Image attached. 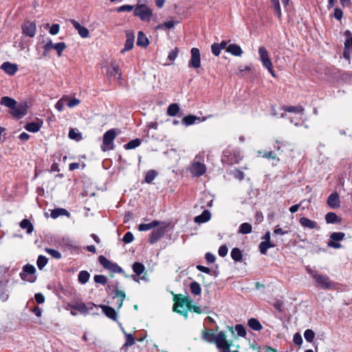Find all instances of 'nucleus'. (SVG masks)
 Returning <instances> with one entry per match:
<instances>
[{
  "label": "nucleus",
  "mask_w": 352,
  "mask_h": 352,
  "mask_svg": "<svg viewBox=\"0 0 352 352\" xmlns=\"http://www.w3.org/2000/svg\"><path fill=\"white\" fill-rule=\"evenodd\" d=\"M201 338L207 342L214 343L216 335L205 329L201 332Z\"/></svg>",
  "instance_id": "30"
},
{
  "label": "nucleus",
  "mask_w": 352,
  "mask_h": 352,
  "mask_svg": "<svg viewBox=\"0 0 352 352\" xmlns=\"http://www.w3.org/2000/svg\"><path fill=\"white\" fill-rule=\"evenodd\" d=\"M28 105L26 102H23L19 104L16 103L14 107L9 111V113L14 118L19 120L23 118L28 113Z\"/></svg>",
  "instance_id": "10"
},
{
  "label": "nucleus",
  "mask_w": 352,
  "mask_h": 352,
  "mask_svg": "<svg viewBox=\"0 0 352 352\" xmlns=\"http://www.w3.org/2000/svg\"><path fill=\"white\" fill-rule=\"evenodd\" d=\"M69 138L76 141H79L82 139V134L76 129H70L69 132Z\"/></svg>",
  "instance_id": "47"
},
{
  "label": "nucleus",
  "mask_w": 352,
  "mask_h": 352,
  "mask_svg": "<svg viewBox=\"0 0 352 352\" xmlns=\"http://www.w3.org/2000/svg\"><path fill=\"white\" fill-rule=\"evenodd\" d=\"M54 44L53 43L52 40L49 38H47L46 43L43 46V56H47L49 54V52L51 51V50H54Z\"/></svg>",
  "instance_id": "36"
},
{
  "label": "nucleus",
  "mask_w": 352,
  "mask_h": 352,
  "mask_svg": "<svg viewBox=\"0 0 352 352\" xmlns=\"http://www.w3.org/2000/svg\"><path fill=\"white\" fill-rule=\"evenodd\" d=\"M97 309L98 306L91 302L85 303L81 301H76L72 303H69L66 306L67 310L74 309L78 311L79 313L85 315Z\"/></svg>",
  "instance_id": "2"
},
{
  "label": "nucleus",
  "mask_w": 352,
  "mask_h": 352,
  "mask_svg": "<svg viewBox=\"0 0 352 352\" xmlns=\"http://www.w3.org/2000/svg\"><path fill=\"white\" fill-rule=\"evenodd\" d=\"M100 307L103 311V313L110 319L113 320H117V313L116 312L115 309H113L111 307L106 306V305H99L98 306V308Z\"/></svg>",
  "instance_id": "24"
},
{
  "label": "nucleus",
  "mask_w": 352,
  "mask_h": 352,
  "mask_svg": "<svg viewBox=\"0 0 352 352\" xmlns=\"http://www.w3.org/2000/svg\"><path fill=\"white\" fill-rule=\"evenodd\" d=\"M299 223L301 225V226H302L305 228L316 230H320V227L316 221L307 217H300L299 219Z\"/></svg>",
  "instance_id": "17"
},
{
  "label": "nucleus",
  "mask_w": 352,
  "mask_h": 352,
  "mask_svg": "<svg viewBox=\"0 0 352 352\" xmlns=\"http://www.w3.org/2000/svg\"><path fill=\"white\" fill-rule=\"evenodd\" d=\"M274 244H272L270 241H262L259 245V250L261 254H265L267 250L270 248H274Z\"/></svg>",
  "instance_id": "38"
},
{
  "label": "nucleus",
  "mask_w": 352,
  "mask_h": 352,
  "mask_svg": "<svg viewBox=\"0 0 352 352\" xmlns=\"http://www.w3.org/2000/svg\"><path fill=\"white\" fill-rule=\"evenodd\" d=\"M133 239V235L131 232H127L123 236V241L126 243L132 242Z\"/></svg>",
  "instance_id": "61"
},
{
  "label": "nucleus",
  "mask_w": 352,
  "mask_h": 352,
  "mask_svg": "<svg viewBox=\"0 0 352 352\" xmlns=\"http://www.w3.org/2000/svg\"><path fill=\"white\" fill-rule=\"evenodd\" d=\"M133 270L138 276H140L144 272L145 267L141 263L135 262L133 265Z\"/></svg>",
  "instance_id": "44"
},
{
  "label": "nucleus",
  "mask_w": 352,
  "mask_h": 352,
  "mask_svg": "<svg viewBox=\"0 0 352 352\" xmlns=\"http://www.w3.org/2000/svg\"><path fill=\"white\" fill-rule=\"evenodd\" d=\"M100 263L106 269L113 272L120 273L122 272V269L117 264L112 263L108 260L104 256H100L98 258Z\"/></svg>",
  "instance_id": "14"
},
{
  "label": "nucleus",
  "mask_w": 352,
  "mask_h": 352,
  "mask_svg": "<svg viewBox=\"0 0 352 352\" xmlns=\"http://www.w3.org/2000/svg\"><path fill=\"white\" fill-rule=\"evenodd\" d=\"M164 233V230L162 228L154 230L150 235L149 242L151 243H155L163 236Z\"/></svg>",
  "instance_id": "25"
},
{
  "label": "nucleus",
  "mask_w": 352,
  "mask_h": 352,
  "mask_svg": "<svg viewBox=\"0 0 352 352\" xmlns=\"http://www.w3.org/2000/svg\"><path fill=\"white\" fill-rule=\"evenodd\" d=\"M133 14L138 16L142 21L149 22L153 12L146 4H137L134 8Z\"/></svg>",
  "instance_id": "4"
},
{
  "label": "nucleus",
  "mask_w": 352,
  "mask_h": 352,
  "mask_svg": "<svg viewBox=\"0 0 352 352\" xmlns=\"http://www.w3.org/2000/svg\"><path fill=\"white\" fill-rule=\"evenodd\" d=\"M66 47V44L64 42H60L54 44V50H56L58 57L62 56V53L65 50Z\"/></svg>",
  "instance_id": "45"
},
{
  "label": "nucleus",
  "mask_w": 352,
  "mask_h": 352,
  "mask_svg": "<svg viewBox=\"0 0 352 352\" xmlns=\"http://www.w3.org/2000/svg\"><path fill=\"white\" fill-rule=\"evenodd\" d=\"M80 103V100L78 98H73V99L70 100L68 98V100H67V106L69 108H73V107L78 105Z\"/></svg>",
  "instance_id": "59"
},
{
  "label": "nucleus",
  "mask_w": 352,
  "mask_h": 352,
  "mask_svg": "<svg viewBox=\"0 0 352 352\" xmlns=\"http://www.w3.org/2000/svg\"><path fill=\"white\" fill-rule=\"evenodd\" d=\"M190 292L192 294L197 296L200 295L201 289L200 285L197 282H192L190 285Z\"/></svg>",
  "instance_id": "42"
},
{
  "label": "nucleus",
  "mask_w": 352,
  "mask_h": 352,
  "mask_svg": "<svg viewBox=\"0 0 352 352\" xmlns=\"http://www.w3.org/2000/svg\"><path fill=\"white\" fill-rule=\"evenodd\" d=\"M235 331H236L238 336H239L241 337H245L246 335L245 329L241 324H236L235 326Z\"/></svg>",
  "instance_id": "56"
},
{
  "label": "nucleus",
  "mask_w": 352,
  "mask_h": 352,
  "mask_svg": "<svg viewBox=\"0 0 352 352\" xmlns=\"http://www.w3.org/2000/svg\"><path fill=\"white\" fill-rule=\"evenodd\" d=\"M157 176V172L154 170H148L146 173V176H145V182L148 183V184H151L153 180L155 178V177Z\"/></svg>",
  "instance_id": "49"
},
{
  "label": "nucleus",
  "mask_w": 352,
  "mask_h": 352,
  "mask_svg": "<svg viewBox=\"0 0 352 352\" xmlns=\"http://www.w3.org/2000/svg\"><path fill=\"white\" fill-rule=\"evenodd\" d=\"M9 267L0 266V300L3 302L8 299L9 294L6 289L10 280Z\"/></svg>",
  "instance_id": "1"
},
{
  "label": "nucleus",
  "mask_w": 352,
  "mask_h": 352,
  "mask_svg": "<svg viewBox=\"0 0 352 352\" xmlns=\"http://www.w3.org/2000/svg\"><path fill=\"white\" fill-rule=\"evenodd\" d=\"M47 261L48 260L45 256L43 255L38 256L36 261V265L38 269L42 270L47 265Z\"/></svg>",
  "instance_id": "51"
},
{
  "label": "nucleus",
  "mask_w": 352,
  "mask_h": 352,
  "mask_svg": "<svg viewBox=\"0 0 352 352\" xmlns=\"http://www.w3.org/2000/svg\"><path fill=\"white\" fill-rule=\"evenodd\" d=\"M283 110L285 111H287L289 113H294L296 114V119L297 120H301L303 112H304V108L302 106H290V107H284Z\"/></svg>",
  "instance_id": "21"
},
{
  "label": "nucleus",
  "mask_w": 352,
  "mask_h": 352,
  "mask_svg": "<svg viewBox=\"0 0 352 352\" xmlns=\"http://www.w3.org/2000/svg\"><path fill=\"white\" fill-rule=\"evenodd\" d=\"M210 217V212L205 210L200 215L195 217V221L197 223H203L209 221Z\"/></svg>",
  "instance_id": "31"
},
{
  "label": "nucleus",
  "mask_w": 352,
  "mask_h": 352,
  "mask_svg": "<svg viewBox=\"0 0 352 352\" xmlns=\"http://www.w3.org/2000/svg\"><path fill=\"white\" fill-rule=\"evenodd\" d=\"M188 67L194 69H198L201 67L200 51L197 47H192L190 50V59L188 62Z\"/></svg>",
  "instance_id": "11"
},
{
  "label": "nucleus",
  "mask_w": 352,
  "mask_h": 352,
  "mask_svg": "<svg viewBox=\"0 0 352 352\" xmlns=\"http://www.w3.org/2000/svg\"><path fill=\"white\" fill-rule=\"evenodd\" d=\"M69 212L64 208H56L51 211V217L52 219H56L60 216L69 217Z\"/></svg>",
  "instance_id": "32"
},
{
  "label": "nucleus",
  "mask_w": 352,
  "mask_h": 352,
  "mask_svg": "<svg viewBox=\"0 0 352 352\" xmlns=\"http://www.w3.org/2000/svg\"><path fill=\"white\" fill-rule=\"evenodd\" d=\"M327 203L331 208H338L340 207V201L339 195L337 192L331 193L327 198Z\"/></svg>",
  "instance_id": "22"
},
{
  "label": "nucleus",
  "mask_w": 352,
  "mask_h": 352,
  "mask_svg": "<svg viewBox=\"0 0 352 352\" xmlns=\"http://www.w3.org/2000/svg\"><path fill=\"white\" fill-rule=\"evenodd\" d=\"M67 100H68V96H63L57 101V102L55 104V108L58 111H63L65 108V106L67 105Z\"/></svg>",
  "instance_id": "40"
},
{
  "label": "nucleus",
  "mask_w": 352,
  "mask_h": 352,
  "mask_svg": "<svg viewBox=\"0 0 352 352\" xmlns=\"http://www.w3.org/2000/svg\"><path fill=\"white\" fill-rule=\"evenodd\" d=\"M258 57L263 66L268 70V72L273 77H276V74L273 68V64L270 58L269 52L264 46L259 47Z\"/></svg>",
  "instance_id": "3"
},
{
  "label": "nucleus",
  "mask_w": 352,
  "mask_h": 352,
  "mask_svg": "<svg viewBox=\"0 0 352 352\" xmlns=\"http://www.w3.org/2000/svg\"><path fill=\"white\" fill-rule=\"evenodd\" d=\"M248 325L251 329L255 331H259L262 328V326L259 321L255 318L250 319L248 321Z\"/></svg>",
  "instance_id": "46"
},
{
  "label": "nucleus",
  "mask_w": 352,
  "mask_h": 352,
  "mask_svg": "<svg viewBox=\"0 0 352 352\" xmlns=\"http://www.w3.org/2000/svg\"><path fill=\"white\" fill-rule=\"evenodd\" d=\"M36 268L34 265L30 264L25 265L22 271L20 273V278L26 282L34 283L36 280V276L35 275Z\"/></svg>",
  "instance_id": "7"
},
{
  "label": "nucleus",
  "mask_w": 352,
  "mask_h": 352,
  "mask_svg": "<svg viewBox=\"0 0 352 352\" xmlns=\"http://www.w3.org/2000/svg\"><path fill=\"white\" fill-rule=\"evenodd\" d=\"M45 252L50 254L54 258L59 259L61 258V254L58 250L50 248H46Z\"/></svg>",
  "instance_id": "55"
},
{
  "label": "nucleus",
  "mask_w": 352,
  "mask_h": 352,
  "mask_svg": "<svg viewBox=\"0 0 352 352\" xmlns=\"http://www.w3.org/2000/svg\"><path fill=\"white\" fill-rule=\"evenodd\" d=\"M178 52H179L178 48L175 47V49H173V50H171L169 52L168 56V59L170 62H173L177 57Z\"/></svg>",
  "instance_id": "58"
},
{
  "label": "nucleus",
  "mask_w": 352,
  "mask_h": 352,
  "mask_svg": "<svg viewBox=\"0 0 352 352\" xmlns=\"http://www.w3.org/2000/svg\"><path fill=\"white\" fill-rule=\"evenodd\" d=\"M124 298L125 293L123 291L119 290L116 288L114 291L113 300L115 301L113 304L118 307V309L121 308Z\"/></svg>",
  "instance_id": "20"
},
{
  "label": "nucleus",
  "mask_w": 352,
  "mask_h": 352,
  "mask_svg": "<svg viewBox=\"0 0 352 352\" xmlns=\"http://www.w3.org/2000/svg\"><path fill=\"white\" fill-rule=\"evenodd\" d=\"M242 159L241 153L239 151L226 149L223 154L221 161L228 164H238Z\"/></svg>",
  "instance_id": "6"
},
{
  "label": "nucleus",
  "mask_w": 352,
  "mask_h": 352,
  "mask_svg": "<svg viewBox=\"0 0 352 352\" xmlns=\"http://www.w3.org/2000/svg\"><path fill=\"white\" fill-rule=\"evenodd\" d=\"M189 302H191V300L188 297L178 299L174 305L173 310L186 318L188 316Z\"/></svg>",
  "instance_id": "8"
},
{
  "label": "nucleus",
  "mask_w": 352,
  "mask_h": 352,
  "mask_svg": "<svg viewBox=\"0 0 352 352\" xmlns=\"http://www.w3.org/2000/svg\"><path fill=\"white\" fill-rule=\"evenodd\" d=\"M16 103L17 102L15 100L8 96L2 97L0 101V104L8 107L10 111L14 107V105L16 104Z\"/></svg>",
  "instance_id": "28"
},
{
  "label": "nucleus",
  "mask_w": 352,
  "mask_h": 352,
  "mask_svg": "<svg viewBox=\"0 0 352 352\" xmlns=\"http://www.w3.org/2000/svg\"><path fill=\"white\" fill-rule=\"evenodd\" d=\"M314 279L316 285L323 289H331L335 288V283H332L327 275L314 274Z\"/></svg>",
  "instance_id": "9"
},
{
  "label": "nucleus",
  "mask_w": 352,
  "mask_h": 352,
  "mask_svg": "<svg viewBox=\"0 0 352 352\" xmlns=\"http://www.w3.org/2000/svg\"><path fill=\"white\" fill-rule=\"evenodd\" d=\"M133 8H134V7L133 6L123 5L122 6L118 7L116 9V10L118 12H125V11L130 12V11L133 10Z\"/></svg>",
  "instance_id": "60"
},
{
  "label": "nucleus",
  "mask_w": 352,
  "mask_h": 352,
  "mask_svg": "<svg viewBox=\"0 0 352 352\" xmlns=\"http://www.w3.org/2000/svg\"><path fill=\"white\" fill-rule=\"evenodd\" d=\"M305 340L309 342H312L315 338V333L311 329H307L304 333Z\"/></svg>",
  "instance_id": "53"
},
{
  "label": "nucleus",
  "mask_w": 352,
  "mask_h": 352,
  "mask_svg": "<svg viewBox=\"0 0 352 352\" xmlns=\"http://www.w3.org/2000/svg\"><path fill=\"white\" fill-rule=\"evenodd\" d=\"M197 121H200V118L193 115L185 116L182 120V123L186 126L194 124Z\"/></svg>",
  "instance_id": "34"
},
{
  "label": "nucleus",
  "mask_w": 352,
  "mask_h": 352,
  "mask_svg": "<svg viewBox=\"0 0 352 352\" xmlns=\"http://www.w3.org/2000/svg\"><path fill=\"white\" fill-rule=\"evenodd\" d=\"M226 51L235 56H241L243 54L242 49L236 44L229 45L226 48Z\"/></svg>",
  "instance_id": "27"
},
{
  "label": "nucleus",
  "mask_w": 352,
  "mask_h": 352,
  "mask_svg": "<svg viewBox=\"0 0 352 352\" xmlns=\"http://www.w3.org/2000/svg\"><path fill=\"white\" fill-rule=\"evenodd\" d=\"M179 111V107L177 104H171L167 109V114L170 116H175Z\"/></svg>",
  "instance_id": "43"
},
{
  "label": "nucleus",
  "mask_w": 352,
  "mask_h": 352,
  "mask_svg": "<svg viewBox=\"0 0 352 352\" xmlns=\"http://www.w3.org/2000/svg\"><path fill=\"white\" fill-rule=\"evenodd\" d=\"M41 125V121L29 122L26 124L25 129L30 132L36 133L40 130Z\"/></svg>",
  "instance_id": "29"
},
{
  "label": "nucleus",
  "mask_w": 352,
  "mask_h": 352,
  "mask_svg": "<svg viewBox=\"0 0 352 352\" xmlns=\"http://www.w3.org/2000/svg\"><path fill=\"white\" fill-rule=\"evenodd\" d=\"M20 226L22 229H26L28 234H31L33 231V226L28 219H23L20 223Z\"/></svg>",
  "instance_id": "37"
},
{
  "label": "nucleus",
  "mask_w": 352,
  "mask_h": 352,
  "mask_svg": "<svg viewBox=\"0 0 352 352\" xmlns=\"http://www.w3.org/2000/svg\"><path fill=\"white\" fill-rule=\"evenodd\" d=\"M116 135V129H114L108 130L104 134L102 139V144L101 146V149L102 151H107L113 149V140H115Z\"/></svg>",
  "instance_id": "5"
},
{
  "label": "nucleus",
  "mask_w": 352,
  "mask_h": 352,
  "mask_svg": "<svg viewBox=\"0 0 352 352\" xmlns=\"http://www.w3.org/2000/svg\"><path fill=\"white\" fill-rule=\"evenodd\" d=\"M124 333L125 336H126V342H125L124 346L128 347V346H131L133 344H135V339H134L133 336L131 334L126 333L124 331Z\"/></svg>",
  "instance_id": "54"
},
{
  "label": "nucleus",
  "mask_w": 352,
  "mask_h": 352,
  "mask_svg": "<svg viewBox=\"0 0 352 352\" xmlns=\"http://www.w3.org/2000/svg\"><path fill=\"white\" fill-rule=\"evenodd\" d=\"M22 34L30 38L36 33V25L34 21H26L21 25Z\"/></svg>",
  "instance_id": "12"
},
{
  "label": "nucleus",
  "mask_w": 352,
  "mask_h": 352,
  "mask_svg": "<svg viewBox=\"0 0 352 352\" xmlns=\"http://www.w3.org/2000/svg\"><path fill=\"white\" fill-rule=\"evenodd\" d=\"M344 237L345 234L343 232H332L330 235V239L327 245L336 249L341 248L342 245L338 242L342 241Z\"/></svg>",
  "instance_id": "13"
},
{
  "label": "nucleus",
  "mask_w": 352,
  "mask_h": 352,
  "mask_svg": "<svg viewBox=\"0 0 352 352\" xmlns=\"http://www.w3.org/2000/svg\"><path fill=\"white\" fill-rule=\"evenodd\" d=\"M94 278L96 283H100L102 285H105L107 282V278L104 275H95Z\"/></svg>",
  "instance_id": "57"
},
{
  "label": "nucleus",
  "mask_w": 352,
  "mask_h": 352,
  "mask_svg": "<svg viewBox=\"0 0 352 352\" xmlns=\"http://www.w3.org/2000/svg\"><path fill=\"white\" fill-rule=\"evenodd\" d=\"M1 69L6 74L12 76L14 75L18 70V67L16 64L10 62H5L1 65Z\"/></svg>",
  "instance_id": "23"
},
{
  "label": "nucleus",
  "mask_w": 352,
  "mask_h": 352,
  "mask_svg": "<svg viewBox=\"0 0 352 352\" xmlns=\"http://www.w3.org/2000/svg\"><path fill=\"white\" fill-rule=\"evenodd\" d=\"M206 170V166L198 162L195 161L190 166V172L191 173L196 177H199L205 173Z\"/></svg>",
  "instance_id": "16"
},
{
  "label": "nucleus",
  "mask_w": 352,
  "mask_h": 352,
  "mask_svg": "<svg viewBox=\"0 0 352 352\" xmlns=\"http://www.w3.org/2000/svg\"><path fill=\"white\" fill-rule=\"evenodd\" d=\"M211 50H212V54L215 56H219L221 51L220 47L218 46L217 43H214L212 45Z\"/></svg>",
  "instance_id": "64"
},
{
  "label": "nucleus",
  "mask_w": 352,
  "mask_h": 352,
  "mask_svg": "<svg viewBox=\"0 0 352 352\" xmlns=\"http://www.w3.org/2000/svg\"><path fill=\"white\" fill-rule=\"evenodd\" d=\"M126 39L125 41L124 48L120 51L121 54H124L126 52L131 50L133 47V43L135 39L134 32L131 30L126 32Z\"/></svg>",
  "instance_id": "18"
},
{
  "label": "nucleus",
  "mask_w": 352,
  "mask_h": 352,
  "mask_svg": "<svg viewBox=\"0 0 352 352\" xmlns=\"http://www.w3.org/2000/svg\"><path fill=\"white\" fill-rule=\"evenodd\" d=\"M69 21L82 38H85L89 36V31L86 27L81 25L74 19H70Z\"/></svg>",
  "instance_id": "19"
},
{
  "label": "nucleus",
  "mask_w": 352,
  "mask_h": 352,
  "mask_svg": "<svg viewBox=\"0 0 352 352\" xmlns=\"http://www.w3.org/2000/svg\"><path fill=\"white\" fill-rule=\"evenodd\" d=\"M231 257L235 261H241L242 259V254L239 248H234L231 251Z\"/></svg>",
  "instance_id": "48"
},
{
  "label": "nucleus",
  "mask_w": 352,
  "mask_h": 352,
  "mask_svg": "<svg viewBox=\"0 0 352 352\" xmlns=\"http://www.w3.org/2000/svg\"><path fill=\"white\" fill-rule=\"evenodd\" d=\"M160 224L159 221H153L152 222L149 223H141L138 226V229L140 231H146L149 230L156 226H157Z\"/></svg>",
  "instance_id": "35"
},
{
  "label": "nucleus",
  "mask_w": 352,
  "mask_h": 352,
  "mask_svg": "<svg viewBox=\"0 0 352 352\" xmlns=\"http://www.w3.org/2000/svg\"><path fill=\"white\" fill-rule=\"evenodd\" d=\"M338 217L334 212H328L325 215V220L327 223H333L338 221Z\"/></svg>",
  "instance_id": "50"
},
{
  "label": "nucleus",
  "mask_w": 352,
  "mask_h": 352,
  "mask_svg": "<svg viewBox=\"0 0 352 352\" xmlns=\"http://www.w3.org/2000/svg\"><path fill=\"white\" fill-rule=\"evenodd\" d=\"M90 277V274L87 271H81L79 272L78 276V280L81 284H85L88 282Z\"/></svg>",
  "instance_id": "39"
},
{
  "label": "nucleus",
  "mask_w": 352,
  "mask_h": 352,
  "mask_svg": "<svg viewBox=\"0 0 352 352\" xmlns=\"http://www.w3.org/2000/svg\"><path fill=\"white\" fill-rule=\"evenodd\" d=\"M60 30V26L58 24H53L50 29V34L52 35H56L58 33Z\"/></svg>",
  "instance_id": "62"
},
{
  "label": "nucleus",
  "mask_w": 352,
  "mask_h": 352,
  "mask_svg": "<svg viewBox=\"0 0 352 352\" xmlns=\"http://www.w3.org/2000/svg\"><path fill=\"white\" fill-rule=\"evenodd\" d=\"M107 76L109 78L122 80V74L120 67L117 65H111L107 68Z\"/></svg>",
  "instance_id": "15"
},
{
  "label": "nucleus",
  "mask_w": 352,
  "mask_h": 352,
  "mask_svg": "<svg viewBox=\"0 0 352 352\" xmlns=\"http://www.w3.org/2000/svg\"><path fill=\"white\" fill-rule=\"evenodd\" d=\"M228 251V248L226 247V245H223L220 246L218 253L220 256L224 257L225 256L227 255Z\"/></svg>",
  "instance_id": "63"
},
{
  "label": "nucleus",
  "mask_w": 352,
  "mask_h": 352,
  "mask_svg": "<svg viewBox=\"0 0 352 352\" xmlns=\"http://www.w3.org/2000/svg\"><path fill=\"white\" fill-rule=\"evenodd\" d=\"M149 44L148 38L142 32H139L138 34L137 45L146 47Z\"/></svg>",
  "instance_id": "33"
},
{
  "label": "nucleus",
  "mask_w": 352,
  "mask_h": 352,
  "mask_svg": "<svg viewBox=\"0 0 352 352\" xmlns=\"http://www.w3.org/2000/svg\"><path fill=\"white\" fill-rule=\"evenodd\" d=\"M285 7H287L289 5V0H281ZM272 4L275 10V13L278 17V19L281 18V10L279 3V0H271Z\"/></svg>",
  "instance_id": "26"
},
{
  "label": "nucleus",
  "mask_w": 352,
  "mask_h": 352,
  "mask_svg": "<svg viewBox=\"0 0 352 352\" xmlns=\"http://www.w3.org/2000/svg\"><path fill=\"white\" fill-rule=\"evenodd\" d=\"M140 140L139 139H135L129 142L126 144L124 145L125 148L126 149H133L140 145Z\"/></svg>",
  "instance_id": "52"
},
{
  "label": "nucleus",
  "mask_w": 352,
  "mask_h": 352,
  "mask_svg": "<svg viewBox=\"0 0 352 352\" xmlns=\"http://www.w3.org/2000/svg\"><path fill=\"white\" fill-rule=\"evenodd\" d=\"M252 226L248 223H243L239 229V232L243 234H247L252 232Z\"/></svg>",
  "instance_id": "41"
}]
</instances>
